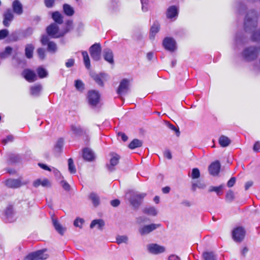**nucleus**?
<instances>
[{
    "instance_id": "obj_41",
    "label": "nucleus",
    "mask_w": 260,
    "mask_h": 260,
    "mask_svg": "<svg viewBox=\"0 0 260 260\" xmlns=\"http://www.w3.org/2000/svg\"><path fill=\"white\" fill-rule=\"evenodd\" d=\"M89 198L92 201L93 205L94 206H97L100 204V198L99 196L95 193H91L89 196Z\"/></svg>"
},
{
    "instance_id": "obj_3",
    "label": "nucleus",
    "mask_w": 260,
    "mask_h": 260,
    "mask_svg": "<svg viewBox=\"0 0 260 260\" xmlns=\"http://www.w3.org/2000/svg\"><path fill=\"white\" fill-rule=\"evenodd\" d=\"M46 31L49 36L54 38H58L63 36L68 32V30L62 32L59 31L58 27L56 24L53 23L48 26L46 28Z\"/></svg>"
},
{
    "instance_id": "obj_5",
    "label": "nucleus",
    "mask_w": 260,
    "mask_h": 260,
    "mask_svg": "<svg viewBox=\"0 0 260 260\" xmlns=\"http://www.w3.org/2000/svg\"><path fill=\"white\" fill-rule=\"evenodd\" d=\"M46 250H40L28 254L24 260L46 259L48 255L45 253Z\"/></svg>"
},
{
    "instance_id": "obj_57",
    "label": "nucleus",
    "mask_w": 260,
    "mask_h": 260,
    "mask_svg": "<svg viewBox=\"0 0 260 260\" xmlns=\"http://www.w3.org/2000/svg\"><path fill=\"white\" fill-rule=\"evenodd\" d=\"M236 182V178L235 177L231 178L228 182L227 185L229 187H231L234 186Z\"/></svg>"
},
{
    "instance_id": "obj_22",
    "label": "nucleus",
    "mask_w": 260,
    "mask_h": 260,
    "mask_svg": "<svg viewBox=\"0 0 260 260\" xmlns=\"http://www.w3.org/2000/svg\"><path fill=\"white\" fill-rule=\"evenodd\" d=\"M103 56L104 59L110 64L114 63L113 53L112 51L107 48L104 50Z\"/></svg>"
},
{
    "instance_id": "obj_24",
    "label": "nucleus",
    "mask_w": 260,
    "mask_h": 260,
    "mask_svg": "<svg viewBox=\"0 0 260 260\" xmlns=\"http://www.w3.org/2000/svg\"><path fill=\"white\" fill-rule=\"evenodd\" d=\"M71 131L76 136H80L85 134L86 132L79 125H72L71 126Z\"/></svg>"
},
{
    "instance_id": "obj_34",
    "label": "nucleus",
    "mask_w": 260,
    "mask_h": 260,
    "mask_svg": "<svg viewBox=\"0 0 260 260\" xmlns=\"http://www.w3.org/2000/svg\"><path fill=\"white\" fill-rule=\"evenodd\" d=\"M52 18L54 21L59 24L63 22V17L62 15L58 11L54 12L52 14Z\"/></svg>"
},
{
    "instance_id": "obj_60",
    "label": "nucleus",
    "mask_w": 260,
    "mask_h": 260,
    "mask_svg": "<svg viewBox=\"0 0 260 260\" xmlns=\"http://www.w3.org/2000/svg\"><path fill=\"white\" fill-rule=\"evenodd\" d=\"M253 149L255 152H258L260 150V143L259 142H256L255 143Z\"/></svg>"
},
{
    "instance_id": "obj_62",
    "label": "nucleus",
    "mask_w": 260,
    "mask_h": 260,
    "mask_svg": "<svg viewBox=\"0 0 260 260\" xmlns=\"http://www.w3.org/2000/svg\"><path fill=\"white\" fill-rule=\"evenodd\" d=\"M118 136L120 137L124 142L126 141L128 139V137L123 133H119Z\"/></svg>"
},
{
    "instance_id": "obj_15",
    "label": "nucleus",
    "mask_w": 260,
    "mask_h": 260,
    "mask_svg": "<svg viewBox=\"0 0 260 260\" xmlns=\"http://www.w3.org/2000/svg\"><path fill=\"white\" fill-rule=\"evenodd\" d=\"M129 81L127 79H123L120 82L119 87L117 90L118 94H124L128 90Z\"/></svg>"
},
{
    "instance_id": "obj_14",
    "label": "nucleus",
    "mask_w": 260,
    "mask_h": 260,
    "mask_svg": "<svg viewBox=\"0 0 260 260\" xmlns=\"http://www.w3.org/2000/svg\"><path fill=\"white\" fill-rule=\"evenodd\" d=\"M164 48L171 52L174 51L176 49V43L175 40L172 38H166L163 41Z\"/></svg>"
},
{
    "instance_id": "obj_36",
    "label": "nucleus",
    "mask_w": 260,
    "mask_h": 260,
    "mask_svg": "<svg viewBox=\"0 0 260 260\" xmlns=\"http://www.w3.org/2000/svg\"><path fill=\"white\" fill-rule=\"evenodd\" d=\"M82 54L83 58L84 63L86 68L88 69L90 68V62L88 53L86 51L82 52Z\"/></svg>"
},
{
    "instance_id": "obj_55",
    "label": "nucleus",
    "mask_w": 260,
    "mask_h": 260,
    "mask_svg": "<svg viewBox=\"0 0 260 260\" xmlns=\"http://www.w3.org/2000/svg\"><path fill=\"white\" fill-rule=\"evenodd\" d=\"M14 140V137L12 135H9L7 137V138L5 139H3L2 141V143L4 144H6L8 142H12Z\"/></svg>"
},
{
    "instance_id": "obj_6",
    "label": "nucleus",
    "mask_w": 260,
    "mask_h": 260,
    "mask_svg": "<svg viewBox=\"0 0 260 260\" xmlns=\"http://www.w3.org/2000/svg\"><path fill=\"white\" fill-rule=\"evenodd\" d=\"M89 51L93 60L98 61L100 59L102 48L100 43H95L91 46Z\"/></svg>"
},
{
    "instance_id": "obj_63",
    "label": "nucleus",
    "mask_w": 260,
    "mask_h": 260,
    "mask_svg": "<svg viewBox=\"0 0 260 260\" xmlns=\"http://www.w3.org/2000/svg\"><path fill=\"white\" fill-rule=\"evenodd\" d=\"M168 260H181L180 258L175 255V254H172L169 256Z\"/></svg>"
},
{
    "instance_id": "obj_18",
    "label": "nucleus",
    "mask_w": 260,
    "mask_h": 260,
    "mask_svg": "<svg viewBox=\"0 0 260 260\" xmlns=\"http://www.w3.org/2000/svg\"><path fill=\"white\" fill-rule=\"evenodd\" d=\"M220 169V164L218 160L212 162L208 168L210 174L213 176L217 175L219 173Z\"/></svg>"
},
{
    "instance_id": "obj_35",
    "label": "nucleus",
    "mask_w": 260,
    "mask_h": 260,
    "mask_svg": "<svg viewBox=\"0 0 260 260\" xmlns=\"http://www.w3.org/2000/svg\"><path fill=\"white\" fill-rule=\"evenodd\" d=\"M142 141L135 139H134L129 144L128 147L131 149H134L136 148L140 147L142 145Z\"/></svg>"
},
{
    "instance_id": "obj_13",
    "label": "nucleus",
    "mask_w": 260,
    "mask_h": 260,
    "mask_svg": "<svg viewBox=\"0 0 260 260\" xmlns=\"http://www.w3.org/2000/svg\"><path fill=\"white\" fill-rule=\"evenodd\" d=\"M109 155L110 156V163L107 165V167L109 171H113L115 170V166L119 162L120 156L114 152L110 153Z\"/></svg>"
},
{
    "instance_id": "obj_7",
    "label": "nucleus",
    "mask_w": 260,
    "mask_h": 260,
    "mask_svg": "<svg viewBox=\"0 0 260 260\" xmlns=\"http://www.w3.org/2000/svg\"><path fill=\"white\" fill-rule=\"evenodd\" d=\"M88 102L90 106L94 107L100 102V95L99 93L95 90H90L88 93Z\"/></svg>"
},
{
    "instance_id": "obj_29",
    "label": "nucleus",
    "mask_w": 260,
    "mask_h": 260,
    "mask_svg": "<svg viewBox=\"0 0 260 260\" xmlns=\"http://www.w3.org/2000/svg\"><path fill=\"white\" fill-rule=\"evenodd\" d=\"M159 30V25L158 22H156L153 23L150 28V38L153 39L155 35L158 32Z\"/></svg>"
},
{
    "instance_id": "obj_10",
    "label": "nucleus",
    "mask_w": 260,
    "mask_h": 260,
    "mask_svg": "<svg viewBox=\"0 0 260 260\" xmlns=\"http://www.w3.org/2000/svg\"><path fill=\"white\" fill-rule=\"evenodd\" d=\"M148 251L153 254H159L166 251L165 247L156 243H151L147 246Z\"/></svg>"
},
{
    "instance_id": "obj_38",
    "label": "nucleus",
    "mask_w": 260,
    "mask_h": 260,
    "mask_svg": "<svg viewBox=\"0 0 260 260\" xmlns=\"http://www.w3.org/2000/svg\"><path fill=\"white\" fill-rule=\"evenodd\" d=\"M143 212L149 215L155 216L157 212L154 207H146L143 210Z\"/></svg>"
},
{
    "instance_id": "obj_59",
    "label": "nucleus",
    "mask_w": 260,
    "mask_h": 260,
    "mask_svg": "<svg viewBox=\"0 0 260 260\" xmlns=\"http://www.w3.org/2000/svg\"><path fill=\"white\" fill-rule=\"evenodd\" d=\"M164 156L169 159H171L172 157L171 152L169 150H165L164 153Z\"/></svg>"
},
{
    "instance_id": "obj_27",
    "label": "nucleus",
    "mask_w": 260,
    "mask_h": 260,
    "mask_svg": "<svg viewBox=\"0 0 260 260\" xmlns=\"http://www.w3.org/2000/svg\"><path fill=\"white\" fill-rule=\"evenodd\" d=\"M107 76V74L105 73H101L100 74L93 75L92 77L98 84L100 86H103L104 83L103 79H105Z\"/></svg>"
},
{
    "instance_id": "obj_50",
    "label": "nucleus",
    "mask_w": 260,
    "mask_h": 260,
    "mask_svg": "<svg viewBox=\"0 0 260 260\" xmlns=\"http://www.w3.org/2000/svg\"><path fill=\"white\" fill-rule=\"evenodd\" d=\"M38 54L40 59H43L45 57V51L43 48H39L37 50Z\"/></svg>"
},
{
    "instance_id": "obj_42",
    "label": "nucleus",
    "mask_w": 260,
    "mask_h": 260,
    "mask_svg": "<svg viewBox=\"0 0 260 260\" xmlns=\"http://www.w3.org/2000/svg\"><path fill=\"white\" fill-rule=\"evenodd\" d=\"M203 256L204 260H216V256L213 252H205Z\"/></svg>"
},
{
    "instance_id": "obj_8",
    "label": "nucleus",
    "mask_w": 260,
    "mask_h": 260,
    "mask_svg": "<svg viewBox=\"0 0 260 260\" xmlns=\"http://www.w3.org/2000/svg\"><path fill=\"white\" fill-rule=\"evenodd\" d=\"M245 231L242 227H237L232 231V237L236 242H241L244 238Z\"/></svg>"
},
{
    "instance_id": "obj_52",
    "label": "nucleus",
    "mask_w": 260,
    "mask_h": 260,
    "mask_svg": "<svg viewBox=\"0 0 260 260\" xmlns=\"http://www.w3.org/2000/svg\"><path fill=\"white\" fill-rule=\"evenodd\" d=\"M9 31L7 29H4L0 30V40L4 39L8 35Z\"/></svg>"
},
{
    "instance_id": "obj_21",
    "label": "nucleus",
    "mask_w": 260,
    "mask_h": 260,
    "mask_svg": "<svg viewBox=\"0 0 260 260\" xmlns=\"http://www.w3.org/2000/svg\"><path fill=\"white\" fill-rule=\"evenodd\" d=\"M83 157L85 160L91 161L94 160L95 155L90 149L86 148L83 150Z\"/></svg>"
},
{
    "instance_id": "obj_40",
    "label": "nucleus",
    "mask_w": 260,
    "mask_h": 260,
    "mask_svg": "<svg viewBox=\"0 0 260 260\" xmlns=\"http://www.w3.org/2000/svg\"><path fill=\"white\" fill-rule=\"evenodd\" d=\"M64 144V140L62 138H59L57 140L54 146L55 150L59 152L61 151Z\"/></svg>"
},
{
    "instance_id": "obj_30",
    "label": "nucleus",
    "mask_w": 260,
    "mask_h": 260,
    "mask_svg": "<svg viewBox=\"0 0 260 260\" xmlns=\"http://www.w3.org/2000/svg\"><path fill=\"white\" fill-rule=\"evenodd\" d=\"M104 221L102 219L93 220L90 223V227L92 229L95 226L99 230H102L104 226Z\"/></svg>"
},
{
    "instance_id": "obj_61",
    "label": "nucleus",
    "mask_w": 260,
    "mask_h": 260,
    "mask_svg": "<svg viewBox=\"0 0 260 260\" xmlns=\"http://www.w3.org/2000/svg\"><path fill=\"white\" fill-rule=\"evenodd\" d=\"M119 204H120V201H119V200H118L117 199L112 200L111 201V205L113 207H117L119 205Z\"/></svg>"
},
{
    "instance_id": "obj_49",
    "label": "nucleus",
    "mask_w": 260,
    "mask_h": 260,
    "mask_svg": "<svg viewBox=\"0 0 260 260\" xmlns=\"http://www.w3.org/2000/svg\"><path fill=\"white\" fill-rule=\"evenodd\" d=\"M83 222L84 220L83 219L78 218L75 220L74 225L76 227L81 228Z\"/></svg>"
},
{
    "instance_id": "obj_9",
    "label": "nucleus",
    "mask_w": 260,
    "mask_h": 260,
    "mask_svg": "<svg viewBox=\"0 0 260 260\" xmlns=\"http://www.w3.org/2000/svg\"><path fill=\"white\" fill-rule=\"evenodd\" d=\"M28 182L22 181L21 178L18 179H9L6 181V185L10 188H17L27 184Z\"/></svg>"
},
{
    "instance_id": "obj_1",
    "label": "nucleus",
    "mask_w": 260,
    "mask_h": 260,
    "mask_svg": "<svg viewBox=\"0 0 260 260\" xmlns=\"http://www.w3.org/2000/svg\"><path fill=\"white\" fill-rule=\"evenodd\" d=\"M257 15L255 11L249 12L244 21V29L246 32H252V40L254 41L260 40V29H256Z\"/></svg>"
},
{
    "instance_id": "obj_58",
    "label": "nucleus",
    "mask_w": 260,
    "mask_h": 260,
    "mask_svg": "<svg viewBox=\"0 0 260 260\" xmlns=\"http://www.w3.org/2000/svg\"><path fill=\"white\" fill-rule=\"evenodd\" d=\"M74 64V60L73 59H69L66 63L67 68H70L73 66Z\"/></svg>"
},
{
    "instance_id": "obj_16",
    "label": "nucleus",
    "mask_w": 260,
    "mask_h": 260,
    "mask_svg": "<svg viewBox=\"0 0 260 260\" xmlns=\"http://www.w3.org/2000/svg\"><path fill=\"white\" fill-rule=\"evenodd\" d=\"M22 76L29 82H32L37 79L35 72L29 69H25L22 73Z\"/></svg>"
},
{
    "instance_id": "obj_45",
    "label": "nucleus",
    "mask_w": 260,
    "mask_h": 260,
    "mask_svg": "<svg viewBox=\"0 0 260 260\" xmlns=\"http://www.w3.org/2000/svg\"><path fill=\"white\" fill-rule=\"evenodd\" d=\"M68 168L69 172L72 174H75L76 172V169L74 165L73 160L72 158L68 159Z\"/></svg>"
},
{
    "instance_id": "obj_33",
    "label": "nucleus",
    "mask_w": 260,
    "mask_h": 260,
    "mask_svg": "<svg viewBox=\"0 0 260 260\" xmlns=\"http://www.w3.org/2000/svg\"><path fill=\"white\" fill-rule=\"evenodd\" d=\"M63 10L64 14L68 16H72L74 14V8L68 4H64Z\"/></svg>"
},
{
    "instance_id": "obj_20",
    "label": "nucleus",
    "mask_w": 260,
    "mask_h": 260,
    "mask_svg": "<svg viewBox=\"0 0 260 260\" xmlns=\"http://www.w3.org/2000/svg\"><path fill=\"white\" fill-rule=\"evenodd\" d=\"M40 185L44 187H49L51 184L47 179H38L33 182V186L35 187H38Z\"/></svg>"
},
{
    "instance_id": "obj_32",
    "label": "nucleus",
    "mask_w": 260,
    "mask_h": 260,
    "mask_svg": "<svg viewBox=\"0 0 260 260\" xmlns=\"http://www.w3.org/2000/svg\"><path fill=\"white\" fill-rule=\"evenodd\" d=\"M219 144L222 147H225L228 146L231 143L230 139L225 136H221L219 138Z\"/></svg>"
},
{
    "instance_id": "obj_17",
    "label": "nucleus",
    "mask_w": 260,
    "mask_h": 260,
    "mask_svg": "<svg viewBox=\"0 0 260 260\" xmlns=\"http://www.w3.org/2000/svg\"><path fill=\"white\" fill-rule=\"evenodd\" d=\"M5 220L8 222H13L16 220V217L12 206H8L5 211Z\"/></svg>"
},
{
    "instance_id": "obj_26",
    "label": "nucleus",
    "mask_w": 260,
    "mask_h": 260,
    "mask_svg": "<svg viewBox=\"0 0 260 260\" xmlns=\"http://www.w3.org/2000/svg\"><path fill=\"white\" fill-rule=\"evenodd\" d=\"M53 225L56 231L60 235H63L66 230V229L63 227L56 218H52Z\"/></svg>"
},
{
    "instance_id": "obj_43",
    "label": "nucleus",
    "mask_w": 260,
    "mask_h": 260,
    "mask_svg": "<svg viewBox=\"0 0 260 260\" xmlns=\"http://www.w3.org/2000/svg\"><path fill=\"white\" fill-rule=\"evenodd\" d=\"M37 72L40 78H44L48 76L47 71L42 67H39Z\"/></svg>"
},
{
    "instance_id": "obj_31",
    "label": "nucleus",
    "mask_w": 260,
    "mask_h": 260,
    "mask_svg": "<svg viewBox=\"0 0 260 260\" xmlns=\"http://www.w3.org/2000/svg\"><path fill=\"white\" fill-rule=\"evenodd\" d=\"M34 50V46L31 44H27L25 48V54L27 58H31L33 56V51Z\"/></svg>"
},
{
    "instance_id": "obj_53",
    "label": "nucleus",
    "mask_w": 260,
    "mask_h": 260,
    "mask_svg": "<svg viewBox=\"0 0 260 260\" xmlns=\"http://www.w3.org/2000/svg\"><path fill=\"white\" fill-rule=\"evenodd\" d=\"M60 184L62 187V188L67 191H69L70 189V185L66 181L62 180L60 182Z\"/></svg>"
},
{
    "instance_id": "obj_44",
    "label": "nucleus",
    "mask_w": 260,
    "mask_h": 260,
    "mask_svg": "<svg viewBox=\"0 0 260 260\" xmlns=\"http://www.w3.org/2000/svg\"><path fill=\"white\" fill-rule=\"evenodd\" d=\"M12 51V48L8 46L5 48V51L0 54V57L2 58H5L10 55Z\"/></svg>"
},
{
    "instance_id": "obj_2",
    "label": "nucleus",
    "mask_w": 260,
    "mask_h": 260,
    "mask_svg": "<svg viewBox=\"0 0 260 260\" xmlns=\"http://www.w3.org/2000/svg\"><path fill=\"white\" fill-rule=\"evenodd\" d=\"M259 53H260V47L251 46L244 49L242 56L245 60L250 61L256 59Z\"/></svg>"
},
{
    "instance_id": "obj_64",
    "label": "nucleus",
    "mask_w": 260,
    "mask_h": 260,
    "mask_svg": "<svg viewBox=\"0 0 260 260\" xmlns=\"http://www.w3.org/2000/svg\"><path fill=\"white\" fill-rule=\"evenodd\" d=\"M147 219V218L146 217L141 216V217H138L137 219V221L138 223H141L142 222L146 221Z\"/></svg>"
},
{
    "instance_id": "obj_54",
    "label": "nucleus",
    "mask_w": 260,
    "mask_h": 260,
    "mask_svg": "<svg viewBox=\"0 0 260 260\" xmlns=\"http://www.w3.org/2000/svg\"><path fill=\"white\" fill-rule=\"evenodd\" d=\"M167 125L169 128H170L171 129H172L176 132L177 136H179V135L180 134V132H179V131L178 129H177L174 125L170 123L169 122H168Z\"/></svg>"
},
{
    "instance_id": "obj_11",
    "label": "nucleus",
    "mask_w": 260,
    "mask_h": 260,
    "mask_svg": "<svg viewBox=\"0 0 260 260\" xmlns=\"http://www.w3.org/2000/svg\"><path fill=\"white\" fill-rule=\"evenodd\" d=\"M160 226V224L151 223L141 226L139 229V232L142 236L148 235Z\"/></svg>"
},
{
    "instance_id": "obj_28",
    "label": "nucleus",
    "mask_w": 260,
    "mask_h": 260,
    "mask_svg": "<svg viewBox=\"0 0 260 260\" xmlns=\"http://www.w3.org/2000/svg\"><path fill=\"white\" fill-rule=\"evenodd\" d=\"M42 89V86L40 84L32 86L30 87V94L33 96H38L40 95Z\"/></svg>"
},
{
    "instance_id": "obj_46",
    "label": "nucleus",
    "mask_w": 260,
    "mask_h": 260,
    "mask_svg": "<svg viewBox=\"0 0 260 260\" xmlns=\"http://www.w3.org/2000/svg\"><path fill=\"white\" fill-rule=\"evenodd\" d=\"M190 177L192 179H198L200 177V172L198 168H193L192 170Z\"/></svg>"
},
{
    "instance_id": "obj_25",
    "label": "nucleus",
    "mask_w": 260,
    "mask_h": 260,
    "mask_svg": "<svg viewBox=\"0 0 260 260\" xmlns=\"http://www.w3.org/2000/svg\"><path fill=\"white\" fill-rule=\"evenodd\" d=\"M13 10L17 15H21L23 12L22 5L18 0H15L12 4Z\"/></svg>"
},
{
    "instance_id": "obj_51",
    "label": "nucleus",
    "mask_w": 260,
    "mask_h": 260,
    "mask_svg": "<svg viewBox=\"0 0 260 260\" xmlns=\"http://www.w3.org/2000/svg\"><path fill=\"white\" fill-rule=\"evenodd\" d=\"M234 198V194L232 191H229L226 194V200L229 202H231Z\"/></svg>"
},
{
    "instance_id": "obj_39",
    "label": "nucleus",
    "mask_w": 260,
    "mask_h": 260,
    "mask_svg": "<svg viewBox=\"0 0 260 260\" xmlns=\"http://www.w3.org/2000/svg\"><path fill=\"white\" fill-rule=\"evenodd\" d=\"M116 240L118 244H127L128 238L126 235H118L116 238Z\"/></svg>"
},
{
    "instance_id": "obj_19",
    "label": "nucleus",
    "mask_w": 260,
    "mask_h": 260,
    "mask_svg": "<svg viewBox=\"0 0 260 260\" xmlns=\"http://www.w3.org/2000/svg\"><path fill=\"white\" fill-rule=\"evenodd\" d=\"M14 16L12 11L10 9L7 10L4 14L3 24L5 26H8L10 23L13 19Z\"/></svg>"
},
{
    "instance_id": "obj_47",
    "label": "nucleus",
    "mask_w": 260,
    "mask_h": 260,
    "mask_svg": "<svg viewBox=\"0 0 260 260\" xmlns=\"http://www.w3.org/2000/svg\"><path fill=\"white\" fill-rule=\"evenodd\" d=\"M75 86L79 91H82L84 89V84L80 80H77L75 81Z\"/></svg>"
},
{
    "instance_id": "obj_56",
    "label": "nucleus",
    "mask_w": 260,
    "mask_h": 260,
    "mask_svg": "<svg viewBox=\"0 0 260 260\" xmlns=\"http://www.w3.org/2000/svg\"><path fill=\"white\" fill-rule=\"evenodd\" d=\"M44 2L47 8H51L54 5V0H45Z\"/></svg>"
},
{
    "instance_id": "obj_37",
    "label": "nucleus",
    "mask_w": 260,
    "mask_h": 260,
    "mask_svg": "<svg viewBox=\"0 0 260 260\" xmlns=\"http://www.w3.org/2000/svg\"><path fill=\"white\" fill-rule=\"evenodd\" d=\"M223 185H220L219 186H210L209 188V192L214 191L218 196L222 194V189L223 188Z\"/></svg>"
},
{
    "instance_id": "obj_48",
    "label": "nucleus",
    "mask_w": 260,
    "mask_h": 260,
    "mask_svg": "<svg viewBox=\"0 0 260 260\" xmlns=\"http://www.w3.org/2000/svg\"><path fill=\"white\" fill-rule=\"evenodd\" d=\"M206 185L204 183H192V190L193 191H195L197 189V188H204L205 187Z\"/></svg>"
},
{
    "instance_id": "obj_23",
    "label": "nucleus",
    "mask_w": 260,
    "mask_h": 260,
    "mask_svg": "<svg viewBox=\"0 0 260 260\" xmlns=\"http://www.w3.org/2000/svg\"><path fill=\"white\" fill-rule=\"evenodd\" d=\"M178 14V8L175 6L169 7L167 10V16L168 18L172 19L176 18Z\"/></svg>"
},
{
    "instance_id": "obj_12",
    "label": "nucleus",
    "mask_w": 260,
    "mask_h": 260,
    "mask_svg": "<svg viewBox=\"0 0 260 260\" xmlns=\"http://www.w3.org/2000/svg\"><path fill=\"white\" fill-rule=\"evenodd\" d=\"M41 43L43 45H48L47 50L51 53H55L57 51L56 44L53 42L49 41V37L47 35H43L41 39Z\"/></svg>"
},
{
    "instance_id": "obj_4",
    "label": "nucleus",
    "mask_w": 260,
    "mask_h": 260,
    "mask_svg": "<svg viewBox=\"0 0 260 260\" xmlns=\"http://www.w3.org/2000/svg\"><path fill=\"white\" fill-rule=\"evenodd\" d=\"M146 195L145 193L132 192L129 199L131 204L134 207L136 208H138Z\"/></svg>"
}]
</instances>
